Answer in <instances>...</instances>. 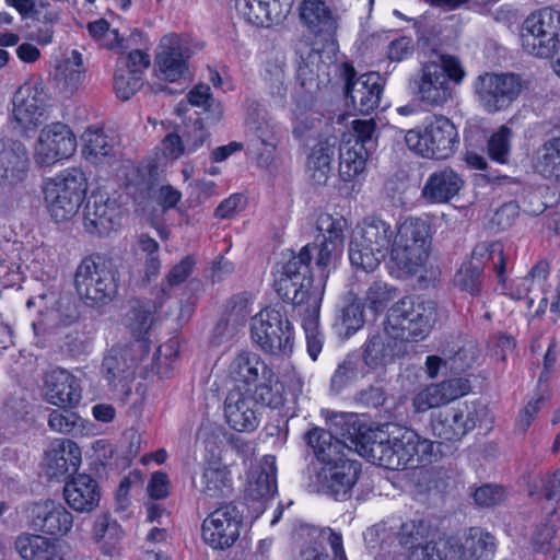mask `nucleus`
<instances>
[{
  "mask_svg": "<svg viewBox=\"0 0 560 560\" xmlns=\"http://www.w3.org/2000/svg\"><path fill=\"white\" fill-rule=\"evenodd\" d=\"M346 434H359L361 456L389 470L416 468L436 458L434 442L420 436L413 430L398 435L388 431L389 425L373 428L359 417H350Z\"/></svg>",
  "mask_w": 560,
  "mask_h": 560,
  "instance_id": "obj_1",
  "label": "nucleus"
},
{
  "mask_svg": "<svg viewBox=\"0 0 560 560\" xmlns=\"http://www.w3.org/2000/svg\"><path fill=\"white\" fill-rule=\"evenodd\" d=\"M466 77L460 60L452 55L433 52L421 63L411 80L413 93L427 106H443L452 97V83L458 85Z\"/></svg>",
  "mask_w": 560,
  "mask_h": 560,
  "instance_id": "obj_2",
  "label": "nucleus"
},
{
  "mask_svg": "<svg viewBox=\"0 0 560 560\" xmlns=\"http://www.w3.org/2000/svg\"><path fill=\"white\" fill-rule=\"evenodd\" d=\"M120 273L116 261L103 254L84 257L74 275V287L82 302L93 308L108 305L118 294Z\"/></svg>",
  "mask_w": 560,
  "mask_h": 560,
  "instance_id": "obj_3",
  "label": "nucleus"
},
{
  "mask_svg": "<svg viewBox=\"0 0 560 560\" xmlns=\"http://www.w3.org/2000/svg\"><path fill=\"white\" fill-rule=\"evenodd\" d=\"M375 560H445V557L432 538L429 522L415 518L404 522L395 535L382 539Z\"/></svg>",
  "mask_w": 560,
  "mask_h": 560,
  "instance_id": "obj_4",
  "label": "nucleus"
},
{
  "mask_svg": "<svg viewBox=\"0 0 560 560\" xmlns=\"http://www.w3.org/2000/svg\"><path fill=\"white\" fill-rule=\"evenodd\" d=\"M396 228L380 217L371 215L357 226L349 242L351 265L365 272L374 271L390 253Z\"/></svg>",
  "mask_w": 560,
  "mask_h": 560,
  "instance_id": "obj_5",
  "label": "nucleus"
},
{
  "mask_svg": "<svg viewBox=\"0 0 560 560\" xmlns=\"http://www.w3.org/2000/svg\"><path fill=\"white\" fill-rule=\"evenodd\" d=\"M436 318L435 302L405 296L388 308L385 330L404 343L420 341L430 334Z\"/></svg>",
  "mask_w": 560,
  "mask_h": 560,
  "instance_id": "obj_6",
  "label": "nucleus"
},
{
  "mask_svg": "<svg viewBox=\"0 0 560 560\" xmlns=\"http://www.w3.org/2000/svg\"><path fill=\"white\" fill-rule=\"evenodd\" d=\"M307 250L293 255L282 265L279 275L275 279V290L282 301L291 303L303 315L311 311V299L318 295L320 307L324 293V284H314L311 268L304 261L307 260Z\"/></svg>",
  "mask_w": 560,
  "mask_h": 560,
  "instance_id": "obj_7",
  "label": "nucleus"
},
{
  "mask_svg": "<svg viewBox=\"0 0 560 560\" xmlns=\"http://www.w3.org/2000/svg\"><path fill=\"white\" fill-rule=\"evenodd\" d=\"M86 190L85 174L77 167L67 168L47 182L44 199L51 218L57 222L70 220L78 212Z\"/></svg>",
  "mask_w": 560,
  "mask_h": 560,
  "instance_id": "obj_8",
  "label": "nucleus"
},
{
  "mask_svg": "<svg viewBox=\"0 0 560 560\" xmlns=\"http://www.w3.org/2000/svg\"><path fill=\"white\" fill-rule=\"evenodd\" d=\"M31 170L26 147L19 140L0 141V202L8 208L19 203L24 195V182Z\"/></svg>",
  "mask_w": 560,
  "mask_h": 560,
  "instance_id": "obj_9",
  "label": "nucleus"
},
{
  "mask_svg": "<svg viewBox=\"0 0 560 560\" xmlns=\"http://www.w3.org/2000/svg\"><path fill=\"white\" fill-rule=\"evenodd\" d=\"M489 264L499 284L505 287L506 257L500 242H482L471 253V260L463 262L453 278L454 285L471 295H478L483 285V265Z\"/></svg>",
  "mask_w": 560,
  "mask_h": 560,
  "instance_id": "obj_10",
  "label": "nucleus"
},
{
  "mask_svg": "<svg viewBox=\"0 0 560 560\" xmlns=\"http://www.w3.org/2000/svg\"><path fill=\"white\" fill-rule=\"evenodd\" d=\"M524 50L538 58H552L560 44V9L542 8L530 13L520 30Z\"/></svg>",
  "mask_w": 560,
  "mask_h": 560,
  "instance_id": "obj_11",
  "label": "nucleus"
},
{
  "mask_svg": "<svg viewBox=\"0 0 560 560\" xmlns=\"http://www.w3.org/2000/svg\"><path fill=\"white\" fill-rule=\"evenodd\" d=\"M526 86V80L518 73L489 71L480 73L472 84L478 104L489 114L510 108Z\"/></svg>",
  "mask_w": 560,
  "mask_h": 560,
  "instance_id": "obj_12",
  "label": "nucleus"
},
{
  "mask_svg": "<svg viewBox=\"0 0 560 560\" xmlns=\"http://www.w3.org/2000/svg\"><path fill=\"white\" fill-rule=\"evenodd\" d=\"M407 147L427 159L444 160L452 156L459 144L455 125L445 116H435L424 128L408 130Z\"/></svg>",
  "mask_w": 560,
  "mask_h": 560,
  "instance_id": "obj_13",
  "label": "nucleus"
},
{
  "mask_svg": "<svg viewBox=\"0 0 560 560\" xmlns=\"http://www.w3.org/2000/svg\"><path fill=\"white\" fill-rule=\"evenodd\" d=\"M253 341L267 354L287 355L292 352V325L285 311L266 307L252 318Z\"/></svg>",
  "mask_w": 560,
  "mask_h": 560,
  "instance_id": "obj_14",
  "label": "nucleus"
},
{
  "mask_svg": "<svg viewBox=\"0 0 560 560\" xmlns=\"http://www.w3.org/2000/svg\"><path fill=\"white\" fill-rule=\"evenodd\" d=\"M350 417H358L354 413L341 415L331 422V430L314 427L306 431L303 439L307 446L313 450L315 457L322 464L346 456L347 453L355 451L361 455L359 434H346V424Z\"/></svg>",
  "mask_w": 560,
  "mask_h": 560,
  "instance_id": "obj_15",
  "label": "nucleus"
},
{
  "mask_svg": "<svg viewBox=\"0 0 560 560\" xmlns=\"http://www.w3.org/2000/svg\"><path fill=\"white\" fill-rule=\"evenodd\" d=\"M340 79L345 82L343 93L353 109L362 115L371 114L378 107L384 90V78L377 72H368L358 75L350 62H342L338 67Z\"/></svg>",
  "mask_w": 560,
  "mask_h": 560,
  "instance_id": "obj_16",
  "label": "nucleus"
},
{
  "mask_svg": "<svg viewBox=\"0 0 560 560\" xmlns=\"http://www.w3.org/2000/svg\"><path fill=\"white\" fill-rule=\"evenodd\" d=\"M13 128L30 137L46 119L47 94L42 83L26 82L13 95Z\"/></svg>",
  "mask_w": 560,
  "mask_h": 560,
  "instance_id": "obj_17",
  "label": "nucleus"
},
{
  "mask_svg": "<svg viewBox=\"0 0 560 560\" xmlns=\"http://www.w3.org/2000/svg\"><path fill=\"white\" fill-rule=\"evenodd\" d=\"M360 474V462L350 459L347 455L338 457L323 464L317 471V490L337 501H345L351 497Z\"/></svg>",
  "mask_w": 560,
  "mask_h": 560,
  "instance_id": "obj_18",
  "label": "nucleus"
},
{
  "mask_svg": "<svg viewBox=\"0 0 560 560\" xmlns=\"http://www.w3.org/2000/svg\"><path fill=\"white\" fill-rule=\"evenodd\" d=\"M243 515L232 504H223L205 518L201 530L206 544L214 549H226L240 537Z\"/></svg>",
  "mask_w": 560,
  "mask_h": 560,
  "instance_id": "obj_19",
  "label": "nucleus"
},
{
  "mask_svg": "<svg viewBox=\"0 0 560 560\" xmlns=\"http://www.w3.org/2000/svg\"><path fill=\"white\" fill-rule=\"evenodd\" d=\"M77 149V138L62 122H52L40 130L34 159L40 166H48L69 159Z\"/></svg>",
  "mask_w": 560,
  "mask_h": 560,
  "instance_id": "obj_20",
  "label": "nucleus"
},
{
  "mask_svg": "<svg viewBox=\"0 0 560 560\" xmlns=\"http://www.w3.org/2000/svg\"><path fill=\"white\" fill-rule=\"evenodd\" d=\"M43 393L47 402L59 408H75L82 399L80 380L62 368L45 373Z\"/></svg>",
  "mask_w": 560,
  "mask_h": 560,
  "instance_id": "obj_21",
  "label": "nucleus"
},
{
  "mask_svg": "<svg viewBox=\"0 0 560 560\" xmlns=\"http://www.w3.org/2000/svg\"><path fill=\"white\" fill-rule=\"evenodd\" d=\"M224 417L233 430L252 432L259 425L260 407L249 392L233 388L224 400Z\"/></svg>",
  "mask_w": 560,
  "mask_h": 560,
  "instance_id": "obj_22",
  "label": "nucleus"
},
{
  "mask_svg": "<svg viewBox=\"0 0 560 560\" xmlns=\"http://www.w3.org/2000/svg\"><path fill=\"white\" fill-rule=\"evenodd\" d=\"M30 526L50 536H66L73 526L72 514L60 503L47 500L30 509Z\"/></svg>",
  "mask_w": 560,
  "mask_h": 560,
  "instance_id": "obj_23",
  "label": "nucleus"
},
{
  "mask_svg": "<svg viewBox=\"0 0 560 560\" xmlns=\"http://www.w3.org/2000/svg\"><path fill=\"white\" fill-rule=\"evenodd\" d=\"M189 49L176 36H164L159 46L155 67L159 78L176 82L188 71Z\"/></svg>",
  "mask_w": 560,
  "mask_h": 560,
  "instance_id": "obj_24",
  "label": "nucleus"
},
{
  "mask_svg": "<svg viewBox=\"0 0 560 560\" xmlns=\"http://www.w3.org/2000/svg\"><path fill=\"white\" fill-rule=\"evenodd\" d=\"M302 25L315 37H332L339 25V16L324 0H302L299 3Z\"/></svg>",
  "mask_w": 560,
  "mask_h": 560,
  "instance_id": "obj_25",
  "label": "nucleus"
},
{
  "mask_svg": "<svg viewBox=\"0 0 560 560\" xmlns=\"http://www.w3.org/2000/svg\"><path fill=\"white\" fill-rule=\"evenodd\" d=\"M133 352L132 346H116L104 355L101 373L108 386L117 388L118 385L128 383L133 378L138 364Z\"/></svg>",
  "mask_w": 560,
  "mask_h": 560,
  "instance_id": "obj_26",
  "label": "nucleus"
},
{
  "mask_svg": "<svg viewBox=\"0 0 560 560\" xmlns=\"http://www.w3.org/2000/svg\"><path fill=\"white\" fill-rule=\"evenodd\" d=\"M120 210L115 200L93 195L84 207L83 225L88 233L106 235L118 224Z\"/></svg>",
  "mask_w": 560,
  "mask_h": 560,
  "instance_id": "obj_27",
  "label": "nucleus"
},
{
  "mask_svg": "<svg viewBox=\"0 0 560 560\" xmlns=\"http://www.w3.org/2000/svg\"><path fill=\"white\" fill-rule=\"evenodd\" d=\"M229 376L235 383L246 386L254 385L260 381L273 382L276 374L272 369L260 358L259 354L242 350L229 365Z\"/></svg>",
  "mask_w": 560,
  "mask_h": 560,
  "instance_id": "obj_28",
  "label": "nucleus"
},
{
  "mask_svg": "<svg viewBox=\"0 0 560 560\" xmlns=\"http://www.w3.org/2000/svg\"><path fill=\"white\" fill-rule=\"evenodd\" d=\"M470 390V383L465 377H454L438 384H432L417 394L413 405L417 411H427L430 408L448 404Z\"/></svg>",
  "mask_w": 560,
  "mask_h": 560,
  "instance_id": "obj_29",
  "label": "nucleus"
},
{
  "mask_svg": "<svg viewBox=\"0 0 560 560\" xmlns=\"http://www.w3.org/2000/svg\"><path fill=\"white\" fill-rule=\"evenodd\" d=\"M47 472L51 478L71 476L81 464V450L69 439L54 440L46 451Z\"/></svg>",
  "mask_w": 560,
  "mask_h": 560,
  "instance_id": "obj_30",
  "label": "nucleus"
},
{
  "mask_svg": "<svg viewBox=\"0 0 560 560\" xmlns=\"http://www.w3.org/2000/svg\"><path fill=\"white\" fill-rule=\"evenodd\" d=\"M405 352L406 343L384 329L383 334H376L368 339L362 359L369 368L377 369L392 363Z\"/></svg>",
  "mask_w": 560,
  "mask_h": 560,
  "instance_id": "obj_31",
  "label": "nucleus"
},
{
  "mask_svg": "<svg viewBox=\"0 0 560 560\" xmlns=\"http://www.w3.org/2000/svg\"><path fill=\"white\" fill-rule=\"evenodd\" d=\"M464 186V179L451 167L435 171L424 183L421 196L431 203H445L458 195Z\"/></svg>",
  "mask_w": 560,
  "mask_h": 560,
  "instance_id": "obj_32",
  "label": "nucleus"
},
{
  "mask_svg": "<svg viewBox=\"0 0 560 560\" xmlns=\"http://www.w3.org/2000/svg\"><path fill=\"white\" fill-rule=\"evenodd\" d=\"M311 536L315 538L300 551L296 560H347L342 537L331 528H313Z\"/></svg>",
  "mask_w": 560,
  "mask_h": 560,
  "instance_id": "obj_33",
  "label": "nucleus"
},
{
  "mask_svg": "<svg viewBox=\"0 0 560 560\" xmlns=\"http://www.w3.org/2000/svg\"><path fill=\"white\" fill-rule=\"evenodd\" d=\"M476 427V419L471 412L463 408H447L439 411L432 421L433 432L446 441L460 440Z\"/></svg>",
  "mask_w": 560,
  "mask_h": 560,
  "instance_id": "obj_34",
  "label": "nucleus"
},
{
  "mask_svg": "<svg viewBox=\"0 0 560 560\" xmlns=\"http://www.w3.org/2000/svg\"><path fill=\"white\" fill-rule=\"evenodd\" d=\"M63 497L74 511L91 512L98 505L101 491L96 480L82 474L66 482Z\"/></svg>",
  "mask_w": 560,
  "mask_h": 560,
  "instance_id": "obj_35",
  "label": "nucleus"
},
{
  "mask_svg": "<svg viewBox=\"0 0 560 560\" xmlns=\"http://www.w3.org/2000/svg\"><path fill=\"white\" fill-rule=\"evenodd\" d=\"M199 491L205 500L229 498L233 491V481L228 466L220 460L209 462L200 477Z\"/></svg>",
  "mask_w": 560,
  "mask_h": 560,
  "instance_id": "obj_36",
  "label": "nucleus"
},
{
  "mask_svg": "<svg viewBox=\"0 0 560 560\" xmlns=\"http://www.w3.org/2000/svg\"><path fill=\"white\" fill-rule=\"evenodd\" d=\"M15 550L24 560H63L58 539L23 533L15 540Z\"/></svg>",
  "mask_w": 560,
  "mask_h": 560,
  "instance_id": "obj_37",
  "label": "nucleus"
},
{
  "mask_svg": "<svg viewBox=\"0 0 560 560\" xmlns=\"http://www.w3.org/2000/svg\"><path fill=\"white\" fill-rule=\"evenodd\" d=\"M83 154L88 161L97 164L112 156L118 144L117 137L103 128H88L82 135Z\"/></svg>",
  "mask_w": 560,
  "mask_h": 560,
  "instance_id": "obj_38",
  "label": "nucleus"
},
{
  "mask_svg": "<svg viewBox=\"0 0 560 560\" xmlns=\"http://www.w3.org/2000/svg\"><path fill=\"white\" fill-rule=\"evenodd\" d=\"M246 127L248 132L266 148L270 154L277 147L276 126L267 117L266 110L252 103L247 109Z\"/></svg>",
  "mask_w": 560,
  "mask_h": 560,
  "instance_id": "obj_39",
  "label": "nucleus"
},
{
  "mask_svg": "<svg viewBox=\"0 0 560 560\" xmlns=\"http://www.w3.org/2000/svg\"><path fill=\"white\" fill-rule=\"evenodd\" d=\"M495 537L481 527H470L462 547V560H493Z\"/></svg>",
  "mask_w": 560,
  "mask_h": 560,
  "instance_id": "obj_40",
  "label": "nucleus"
},
{
  "mask_svg": "<svg viewBox=\"0 0 560 560\" xmlns=\"http://www.w3.org/2000/svg\"><path fill=\"white\" fill-rule=\"evenodd\" d=\"M305 249L307 250L308 258L304 262L308 265L310 268L311 260L314 254H316L315 265L319 270L318 282L325 285V281L328 278L331 268L335 267L336 261L342 254L343 245L334 244V242L328 243L319 240L316 241L315 243L305 245L304 247H302L300 253H303Z\"/></svg>",
  "mask_w": 560,
  "mask_h": 560,
  "instance_id": "obj_41",
  "label": "nucleus"
},
{
  "mask_svg": "<svg viewBox=\"0 0 560 560\" xmlns=\"http://www.w3.org/2000/svg\"><path fill=\"white\" fill-rule=\"evenodd\" d=\"M335 144L320 139L312 149L307 159V173L315 185H325L331 172Z\"/></svg>",
  "mask_w": 560,
  "mask_h": 560,
  "instance_id": "obj_42",
  "label": "nucleus"
},
{
  "mask_svg": "<svg viewBox=\"0 0 560 560\" xmlns=\"http://www.w3.org/2000/svg\"><path fill=\"white\" fill-rule=\"evenodd\" d=\"M534 170L548 179H560V137L545 141L535 152Z\"/></svg>",
  "mask_w": 560,
  "mask_h": 560,
  "instance_id": "obj_43",
  "label": "nucleus"
},
{
  "mask_svg": "<svg viewBox=\"0 0 560 560\" xmlns=\"http://www.w3.org/2000/svg\"><path fill=\"white\" fill-rule=\"evenodd\" d=\"M370 153L342 141L339 148V176L343 182H350L365 170Z\"/></svg>",
  "mask_w": 560,
  "mask_h": 560,
  "instance_id": "obj_44",
  "label": "nucleus"
},
{
  "mask_svg": "<svg viewBox=\"0 0 560 560\" xmlns=\"http://www.w3.org/2000/svg\"><path fill=\"white\" fill-rule=\"evenodd\" d=\"M429 246L421 244L395 241L390 249L392 259L396 265L407 271L416 272L428 257Z\"/></svg>",
  "mask_w": 560,
  "mask_h": 560,
  "instance_id": "obj_45",
  "label": "nucleus"
},
{
  "mask_svg": "<svg viewBox=\"0 0 560 560\" xmlns=\"http://www.w3.org/2000/svg\"><path fill=\"white\" fill-rule=\"evenodd\" d=\"M318 295L311 299V311L303 314L302 326L306 337L307 353L315 361L322 352L324 336L318 328L319 322Z\"/></svg>",
  "mask_w": 560,
  "mask_h": 560,
  "instance_id": "obj_46",
  "label": "nucleus"
},
{
  "mask_svg": "<svg viewBox=\"0 0 560 560\" xmlns=\"http://www.w3.org/2000/svg\"><path fill=\"white\" fill-rule=\"evenodd\" d=\"M156 301L151 302L138 300L129 311L127 315V326L137 340L143 338L151 328L153 323V313L156 310Z\"/></svg>",
  "mask_w": 560,
  "mask_h": 560,
  "instance_id": "obj_47",
  "label": "nucleus"
},
{
  "mask_svg": "<svg viewBox=\"0 0 560 560\" xmlns=\"http://www.w3.org/2000/svg\"><path fill=\"white\" fill-rule=\"evenodd\" d=\"M195 264L196 261L191 256H186L167 272L156 293L159 306H162L171 298L174 287L182 284L191 275Z\"/></svg>",
  "mask_w": 560,
  "mask_h": 560,
  "instance_id": "obj_48",
  "label": "nucleus"
},
{
  "mask_svg": "<svg viewBox=\"0 0 560 560\" xmlns=\"http://www.w3.org/2000/svg\"><path fill=\"white\" fill-rule=\"evenodd\" d=\"M187 101L190 105L202 108V114L210 122L214 124L222 117V105L212 97L210 86L207 84L194 86L187 94Z\"/></svg>",
  "mask_w": 560,
  "mask_h": 560,
  "instance_id": "obj_49",
  "label": "nucleus"
},
{
  "mask_svg": "<svg viewBox=\"0 0 560 560\" xmlns=\"http://www.w3.org/2000/svg\"><path fill=\"white\" fill-rule=\"evenodd\" d=\"M86 30L94 40L108 49L124 52L129 47V45H124V37L119 35L117 30H109V23L105 19L88 23Z\"/></svg>",
  "mask_w": 560,
  "mask_h": 560,
  "instance_id": "obj_50",
  "label": "nucleus"
},
{
  "mask_svg": "<svg viewBox=\"0 0 560 560\" xmlns=\"http://www.w3.org/2000/svg\"><path fill=\"white\" fill-rule=\"evenodd\" d=\"M343 141H351L352 145L369 153L374 151L377 142L376 124L374 119L353 120L348 139H343Z\"/></svg>",
  "mask_w": 560,
  "mask_h": 560,
  "instance_id": "obj_51",
  "label": "nucleus"
},
{
  "mask_svg": "<svg viewBox=\"0 0 560 560\" xmlns=\"http://www.w3.org/2000/svg\"><path fill=\"white\" fill-rule=\"evenodd\" d=\"M443 353L448 360L451 370L459 373L465 372L474 365L479 357V348L475 341L468 340Z\"/></svg>",
  "mask_w": 560,
  "mask_h": 560,
  "instance_id": "obj_52",
  "label": "nucleus"
},
{
  "mask_svg": "<svg viewBox=\"0 0 560 560\" xmlns=\"http://www.w3.org/2000/svg\"><path fill=\"white\" fill-rule=\"evenodd\" d=\"M277 492L276 470L273 466L268 469L262 468L258 472H253L248 479L247 494L259 500L272 497Z\"/></svg>",
  "mask_w": 560,
  "mask_h": 560,
  "instance_id": "obj_53",
  "label": "nucleus"
},
{
  "mask_svg": "<svg viewBox=\"0 0 560 560\" xmlns=\"http://www.w3.org/2000/svg\"><path fill=\"white\" fill-rule=\"evenodd\" d=\"M430 226L419 218H407L396 228L395 241L429 246Z\"/></svg>",
  "mask_w": 560,
  "mask_h": 560,
  "instance_id": "obj_54",
  "label": "nucleus"
},
{
  "mask_svg": "<svg viewBox=\"0 0 560 560\" xmlns=\"http://www.w3.org/2000/svg\"><path fill=\"white\" fill-rule=\"evenodd\" d=\"M347 221L343 217H332L329 213H322L317 219V230L319 235L316 241H325L328 243L345 244V230Z\"/></svg>",
  "mask_w": 560,
  "mask_h": 560,
  "instance_id": "obj_55",
  "label": "nucleus"
},
{
  "mask_svg": "<svg viewBox=\"0 0 560 560\" xmlns=\"http://www.w3.org/2000/svg\"><path fill=\"white\" fill-rule=\"evenodd\" d=\"M235 10L247 23L269 27L267 0H235Z\"/></svg>",
  "mask_w": 560,
  "mask_h": 560,
  "instance_id": "obj_56",
  "label": "nucleus"
},
{
  "mask_svg": "<svg viewBox=\"0 0 560 560\" xmlns=\"http://www.w3.org/2000/svg\"><path fill=\"white\" fill-rule=\"evenodd\" d=\"M364 324L363 306L358 302L349 303L336 317L335 327L340 334L350 337Z\"/></svg>",
  "mask_w": 560,
  "mask_h": 560,
  "instance_id": "obj_57",
  "label": "nucleus"
},
{
  "mask_svg": "<svg viewBox=\"0 0 560 560\" xmlns=\"http://www.w3.org/2000/svg\"><path fill=\"white\" fill-rule=\"evenodd\" d=\"M113 84L117 97L122 101H128L142 88L143 79L128 71L126 68L117 67Z\"/></svg>",
  "mask_w": 560,
  "mask_h": 560,
  "instance_id": "obj_58",
  "label": "nucleus"
},
{
  "mask_svg": "<svg viewBox=\"0 0 560 560\" xmlns=\"http://www.w3.org/2000/svg\"><path fill=\"white\" fill-rule=\"evenodd\" d=\"M28 19L45 24L46 28L40 31L42 35L39 39L45 44L50 43L52 38V31L50 26L58 22V11L52 8L49 2L38 0L35 2L32 12H30Z\"/></svg>",
  "mask_w": 560,
  "mask_h": 560,
  "instance_id": "obj_59",
  "label": "nucleus"
},
{
  "mask_svg": "<svg viewBox=\"0 0 560 560\" xmlns=\"http://www.w3.org/2000/svg\"><path fill=\"white\" fill-rule=\"evenodd\" d=\"M472 499L479 508L491 509L504 503L508 492L500 485L483 483L474 490Z\"/></svg>",
  "mask_w": 560,
  "mask_h": 560,
  "instance_id": "obj_60",
  "label": "nucleus"
},
{
  "mask_svg": "<svg viewBox=\"0 0 560 560\" xmlns=\"http://www.w3.org/2000/svg\"><path fill=\"white\" fill-rule=\"evenodd\" d=\"M512 130L506 126H501L488 141L489 156L499 162L505 163L511 149Z\"/></svg>",
  "mask_w": 560,
  "mask_h": 560,
  "instance_id": "obj_61",
  "label": "nucleus"
},
{
  "mask_svg": "<svg viewBox=\"0 0 560 560\" xmlns=\"http://www.w3.org/2000/svg\"><path fill=\"white\" fill-rule=\"evenodd\" d=\"M397 295V289L383 281H374L365 293V301L375 311H382Z\"/></svg>",
  "mask_w": 560,
  "mask_h": 560,
  "instance_id": "obj_62",
  "label": "nucleus"
},
{
  "mask_svg": "<svg viewBox=\"0 0 560 560\" xmlns=\"http://www.w3.org/2000/svg\"><path fill=\"white\" fill-rule=\"evenodd\" d=\"M185 137L186 154L196 153L202 147H209L210 133L205 129L201 118L187 125Z\"/></svg>",
  "mask_w": 560,
  "mask_h": 560,
  "instance_id": "obj_63",
  "label": "nucleus"
},
{
  "mask_svg": "<svg viewBox=\"0 0 560 560\" xmlns=\"http://www.w3.org/2000/svg\"><path fill=\"white\" fill-rule=\"evenodd\" d=\"M358 377V364L351 358L343 360L336 369L330 380V388L339 394L347 385Z\"/></svg>",
  "mask_w": 560,
  "mask_h": 560,
  "instance_id": "obj_64",
  "label": "nucleus"
}]
</instances>
